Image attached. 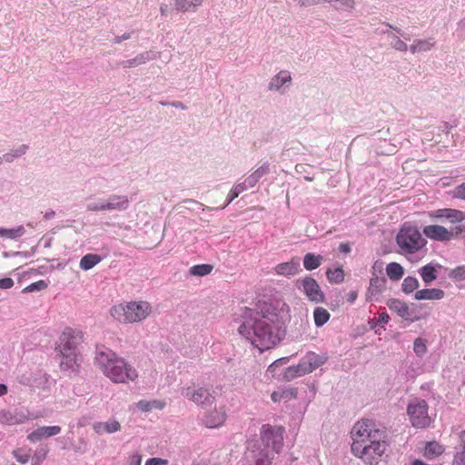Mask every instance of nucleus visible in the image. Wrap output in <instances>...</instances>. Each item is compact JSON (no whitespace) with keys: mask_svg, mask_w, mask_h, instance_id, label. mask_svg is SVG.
Here are the masks:
<instances>
[{"mask_svg":"<svg viewBox=\"0 0 465 465\" xmlns=\"http://www.w3.org/2000/svg\"><path fill=\"white\" fill-rule=\"evenodd\" d=\"M165 406V402L160 400L153 401H140L137 402V407L143 412L150 411L153 409L162 410Z\"/></svg>","mask_w":465,"mask_h":465,"instance_id":"obj_27","label":"nucleus"},{"mask_svg":"<svg viewBox=\"0 0 465 465\" xmlns=\"http://www.w3.org/2000/svg\"><path fill=\"white\" fill-rule=\"evenodd\" d=\"M95 361L104 375L114 383H127L138 377L134 367L109 349L98 351Z\"/></svg>","mask_w":465,"mask_h":465,"instance_id":"obj_3","label":"nucleus"},{"mask_svg":"<svg viewBox=\"0 0 465 465\" xmlns=\"http://www.w3.org/2000/svg\"><path fill=\"white\" fill-rule=\"evenodd\" d=\"M26 150H27V146L22 145L15 151L14 154H12V155L9 153L5 154L4 160L6 162H11L14 157H18V156L23 155L26 152Z\"/></svg>","mask_w":465,"mask_h":465,"instance_id":"obj_45","label":"nucleus"},{"mask_svg":"<svg viewBox=\"0 0 465 465\" xmlns=\"http://www.w3.org/2000/svg\"><path fill=\"white\" fill-rule=\"evenodd\" d=\"M274 452L258 441H251L244 454V465H271Z\"/></svg>","mask_w":465,"mask_h":465,"instance_id":"obj_8","label":"nucleus"},{"mask_svg":"<svg viewBox=\"0 0 465 465\" xmlns=\"http://www.w3.org/2000/svg\"><path fill=\"white\" fill-rule=\"evenodd\" d=\"M213 269L211 264H199L191 267L190 273L195 276H205L211 273Z\"/></svg>","mask_w":465,"mask_h":465,"instance_id":"obj_35","label":"nucleus"},{"mask_svg":"<svg viewBox=\"0 0 465 465\" xmlns=\"http://www.w3.org/2000/svg\"><path fill=\"white\" fill-rule=\"evenodd\" d=\"M444 449L442 445L438 443L437 441L428 442L425 448V456L427 458H433L435 456H439L443 452Z\"/></svg>","mask_w":465,"mask_h":465,"instance_id":"obj_33","label":"nucleus"},{"mask_svg":"<svg viewBox=\"0 0 465 465\" xmlns=\"http://www.w3.org/2000/svg\"><path fill=\"white\" fill-rule=\"evenodd\" d=\"M168 461L161 458H152L146 460L145 465H167Z\"/></svg>","mask_w":465,"mask_h":465,"instance_id":"obj_51","label":"nucleus"},{"mask_svg":"<svg viewBox=\"0 0 465 465\" xmlns=\"http://www.w3.org/2000/svg\"><path fill=\"white\" fill-rule=\"evenodd\" d=\"M333 2H339L343 7L352 9L354 7V0H333Z\"/></svg>","mask_w":465,"mask_h":465,"instance_id":"obj_54","label":"nucleus"},{"mask_svg":"<svg viewBox=\"0 0 465 465\" xmlns=\"http://www.w3.org/2000/svg\"><path fill=\"white\" fill-rule=\"evenodd\" d=\"M450 277L453 280L464 281L465 280V267L459 266V267L453 269L450 273Z\"/></svg>","mask_w":465,"mask_h":465,"instance_id":"obj_43","label":"nucleus"},{"mask_svg":"<svg viewBox=\"0 0 465 465\" xmlns=\"http://www.w3.org/2000/svg\"><path fill=\"white\" fill-rule=\"evenodd\" d=\"M395 43L393 45V47L396 50L406 52L408 49V45L405 42H403L401 39H400L398 36L394 35Z\"/></svg>","mask_w":465,"mask_h":465,"instance_id":"obj_48","label":"nucleus"},{"mask_svg":"<svg viewBox=\"0 0 465 465\" xmlns=\"http://www.w3.org/2000/svg\"><path fill=\"white\" fill-rule=\"evenodd\" d=\"M295 286L307 297V299L315 303H322L325 301V294L322 291L317 281L305 276L296 281Z\"/></svg>","mask_w":465,"mask_h":465,"instance_id":"obj_11","label":"nucleus"},{"mask_svg":"<svg viewBox=\"0 0 465 465\" xmlns=\"http://www.w3.org/2000/svg\"><path fill=\"white\" fill-rule=\"evenodd\" d=\"M0 422L3 424H15L16 420H15V417L8 411H1L0 412Z\"/></svg>","mask_w":465,"mask_h":465,"instance_id":"obj_44","label":"nucleus"},{"mask_svg":"<svg viewBox=\"0 0 465 465\" xmlns=\"http://www.w3.org/2000/svg\"><path fill=\"white\" fill-rule=\"evenodd\" d=\"M129 465H141L142 456L139 454H133L129 457Z\"/></svg>","mask_w":465,"mask_h":465,"instance_id":"obj_53","label":"nucleus"},{"mask_svg":"<svg viewBox=\"0 0 465 465\" xmlns=\"http://www.w3.org/2000/svg\"><path fill=\"white\" fill-rule=\"evenodd\" d=\"M83 341V333L72 328H66L59 338L57 352L75 351L76 347Z\"/></svg>","mask_w":465,"mask_h":465,"instance_id":"obj_12","label":"nucleus"},{"mask_svg":"<svg viewBox=\"0 0 465 465\" xmlns=\"http://www.w3.org/2000/svg\"><path fill=\"white\" fill-rule=\"evenodd\" d=\"M389 309L396 312L399 316L403 319H409L410 311L408 305L398 299H391L387 302Z\"/></svg>","mask_w":465,"mask_h":465,"instance_id":"obj_23","label":"nucleus"},{"mask_svg":"<svg viewBox=\"0 0 465 465\" xmlns=\"http://www.w3.org/2000/svg\"><path fill=\"white\" fill-rule=\"evenodd\" d=\"M283 432L284 429L281 426L264 424L261 429V442L259 443L272 452L279 453L283 446Z\"/></svg>","mask_w":465,"mask_h":465,"instance_id":"obj_6","label":"nucleus"},{"mask_svg":"<svg viewBox=\"0 0 465 465\" xmlns=\"http://www.w3.org/2000/svg\"><path fill=\"white\" fill-rule=\"evenodd\" d=\"M46 288H47V283L45 281L40 280L38 282H33L30 285L26 286L24 289V292H34V291H40V290H44V289H46Z\"/></svg>","mask_w":465,"mask_h":465,"instance_id":"obj_42","label":"nucleus"},{"mask_svg":"<svg viewBox=\"0 0 465 465\" xmlns=\"http://www.w3.org/2000/svg\"><path fill=\"white\" fill-rule=\"evenodd\" d=\"M286 394H287L286 391H282V392L274 391L272 393L271 398H272V401L277 402V401H280L282 398L286 397Z\"/></svg>","mask_w":465,"mask_h":465,"instance_id":"obj_55","label":"nucleus"},{"mask_svg":"<svg viewBox=\"0 0 465 465\" xmlns=\"http://www.w3.org/2000/svg\"><path fill=\"white\" fill-rule=\"evenodd\" d=\"M386 273L391 281H399L404 273L403 267L398 262H391L386 267Z\"/></svg>","mask_w":465,"mask_h":465,"instance_id":"obj_25","label":"nucleus"},{"mask_svg":"<svg viewBox=\"0 0 465 465\" xmlns=\"http://www.w3.org/2000/svg\"><path fill=\"white\" fill-rule=\"evenodd\" d=\"M291 82V73L289 71L282 70L279 72L273 78H272L269 84V89L279 91L285 84Z\"/></svg>","mask_w":465,"mask_h":465,"instance_id":"obj_22","label":"nucleus"},{"mask_svg":"<svg viewBox=\"0 0 465 465\" xmlns=\"http://www.w3.org/2000/svg\"><path fill=\"white\" fill-rule=\"evenodd\" d=\"M203 0H193L190 1L192 4V11H195V9L203 4Z\"/></svg>","mask_w":465,"mask_h":465,"instance_id":"obj_59","label":"nucleus"},{"mask_svg":"<svg viewBox=\"0 0 465 465\" xmlns=\"http://www.w3.org/2000/svg\"><path fill=\"white\" fill-rule=\"evenodd\" d=\"M25 232V227L23 225H19L14 229H5L0 227V237L8 238V239H17L23 236Z\"/></svg>","mask_w":465,"mask_h":465,"instance_id":"obj_31","label":"nucleus"},{"mask_svg":"<svg viewBox=\"0 0 465 465\" xmlns=\"http://www.w3.org/2000/svg\"><path fill=\"white\" fill-rule=\"evenodd\" d=\"M13 456L21 464H25L29 461L31 458L30 450H25L24 449H16L13 450Z\"/></svg>","mask_w":465,"mask_h":465,"instance_id":"obj_37","label":"nucleus"},{"mask_svg":"<svg viewBox=\"0 0 465 465\" xmlns=\"http://www.w3.org/2000/svg\"><path fill=\"white\" fill-rule=\"evenodd\" d=\"M129 205V199L125 195H112L108 201L100 203H90L87 205V210L92 212L101 211H121L127 209Z\"/></svg>","mask_w":465,"mask_h":465,"instance_id":"obj_13","label":"nucleus"},{"mask_svg":"<svg viewBox=\"0 0 465 465\" xmlns=\"http://www.w3.org/2000/svg\"><path fill=\"white\" fill-rule=\"evenodd\" d=\"M396 242L404 255L414 254L425 248L427 240L411 223H404L396 235Z\"/></svg>","mask_w":465,"mask_h":465,"instance_id":"obj_5","label":"nucleus"},{"mask_svg":"<svg viewBox=\"0 0 465 465\" xmlns=\"http://www.w3.org/2000/svg\"><path fill=\"white\" fill-rule=\"evenodd\" d=\"M330 312L322 307H316L313 311V320L317 327L323 326L330 320Z\"/></svg>","mask_w":465,"mask_h":465,"instance_id":"obj_28","label":"nucleus"},{"mask_svg":"<svg viewBox=\"0 0 465 465\" xmlns=\"http://www.w3.org/2000/svg\"><path fill=\"white\" fill-rule=\"evenodd\" d=\"M434 45L431 39L428 40H417L413 45H411L410 50L412 54L419 52H426L430 50Z\"/></svg>","mask_w":465,"mask_h":465,"instance_id":"obj_32","label":"nucleus"},{"mask_svg":"<svg viewBox=\"0 0 465 465\" xmlns=\"http://www.w3.org/2000/svg\"><path fill=\"white\" fill-rule=\"evenodd\" d=\"M420 276L422 278V281L425 283H430L437 279L438 277V271L435 268V266L431 264H427L423 266L420 271Z\"/></svg>","mask_w":465,"mask_h":465,"instance_id":"obj_30","label":"nucleus"},{"mask_svg":"<svg viewBox=\"0 0 465 465\" xmlns=\"http://www.w3.org/2000/svg\"><path fill=\"white\" fill-rule=\"evenodd\" d=\"M414 352L418 356H422L427 351L426 341L422 338H417L413 343Z\"/></svg>","mask_w":465,"mask_h":465,"instance_id":"obj_38","label":"nucleus"},{"mask_svg":"<svg viewBox=\"0 0 465 465\" xmlns=\"http://www.w3.org/2000/svg\"><path fill=\"white\" fill-rule=\"evenodd\" d=\"M48 453V450L45 448H38L33 457L32 465H42V462L45 460Z\"/></svg>","mask_w":465,"mask_h":465,"instance_id":"obj_39","label":"nucleus"},{"mask_svg":"<svg viewBox=\"0 0 465 465\" xmlns=\"http://www.w3.org/2000/svg\"><path fill=\"white\" fill-rule=\"evenodd\" d=\"M385 277H380L376 273L372 272V276L370 280V286L366 292L367 300H371L373 297L381 294L382 291L385 289Z\"/></svg>","mask_w":465,"mask_h":465,"instance_id":"obj_19","label":"nucleus"},{"mask_svg":"<svg viewBox=\"0 0 465 465\" xmlns=\"http://www.w3.org/2000/svg\"><path fill=\"white\" fill-rule=\"evenodd\" d=\"M340 251L344 253H348L351 252V247L348 243H341L340 244Z\"/></svg>","mask_w":465,"mask_h":465,"instance_id":"obj_58","label":"nucleus"},{"mask_svg":"<svg viewBox=\"0 0 465 465\" xmlns=\"http://www.w3.org/2000/svg\"><path fill=\"white\" fill-rule=\"evenodd\" d=\"M357 298V293L352 292L350 293V302H353Z\"/></svg>","mask_w":465,"mask_h":465,"instance_id":"obj_63","label":"nucleus"},{"mask_svg":"<svg viewBox=\"0 0 465 465\" xmlns=\"http://www.w3.org/2000/svg\"><path fill=\"white\" fill-rule=\"evenodd\" d=\"M60 357V368L62 371H74L77 366L76 351L57 352Z\"/></svg>","mask_w":465,"mask_h":465,"instance_id":"obj_20","label":"nucleus"},{"mask_svg":"<svg viewBox=\"0 0 465 465\" xmlns=\"http://www.w3.org/2000/svg\"><path fill=\"white\" fill-rule=\"evenodd\" d=\"M326 358L316 354L315 352H308L301 359L299 363L289 369V375L292 378L301 377L312 372L314 370L324 364Z\"/></svg>","mask_w":465,"mask_h":465,"instance_id":"obj_10","label":"nucleus"},{"mask_svg":"<svg viewBox=\"0 0 465 465\" xmlns=\"http://www.w3.org/2000/svg\"><path fill=\"white\" fill-rule=\"evenodd\" d=\"M174 7L177 12L192 11V4L188 0H174Z\"/></svg>","mask_w":465,"mask_h":465,"instance_id":"obj_41","label":"nucleus"},{"mask_svg":"<svg viewBox=\"0 0 465 465\" xmlns=\"http://www.w3.org/2000/svg\"><path fill=\"white\" fill-rule=\"evenodd\" d=\"M372 270L374 273H376V272H378L379 273H382V262H379V261H376L372 266Z\"/></svg>","mask_w":465,"mask_h":465,"instance_id":"obj_57","label":"nucleus"},{"mask_svg":"<svg viewBox=\"0 0 465 465\" xmlns=\"http://www.w3.org/2000/svg\"><path fill=\"white\" fill-rule=\"evenodd\" d=\"M269 172V166L267 164L261 166L259 169H257L252 174V177L254 180L260 179L262 175L267 173Z\"/></svg>","mask_w":465,"mask_h":465,"instance_id":"obj_47","label":"nucleus"},{"mask_svg":"<svg viewBox=\"0 0 465 465\" xmlns=\"http://www.w3.org/2000/svg\"><path fill=\"white\" fill-rule=\"evenodd\" d=\"M128 63L130 66L133 64H139L143 63V59L142 57H136L134 60L128 61Z\"/></svg>","mask_w":465,"mask_h":465,"instance_id":"obj_60","label":"nucleus"},{"mask_svg":"<svg viewBox=\"0 0 465 465\" xmlns=\"http://www.w3.org/2000/svg\"><path fill=\"white\" fill-rule=\"evenodd\" d=\"M152 312L149 302H129L114 305L110 310L111 316L121 323H136L145 320Z\"/></svg>","mask_w":465,"mask_h":465,"instance_id":"obj_4","label":"nucleus"},{"mask_svg":"<svg viewBox=\"0 0 465 465\" xmlns=\"http://www.w3.org/2000/svg\"><path fill=\"white\" fill-rule=\"evenodd\" d=\"M460 440L463 444V448L465 449V430L460 434Z\"/></svg>","mask_w":465,"mask_h":465,"instance_id":"obj_64","label":"nucleus"},{"mask_svg":"<svg viewBox=\"0 0 465 465\" xmlns=\"http://www.w3.org/2000/svg\"><path fill=\"white\" fill-rule=\"evenodd\" d=\"M182 394L189 401L194 402L197 405H211L213 403L215 398L209 391L208 389L194 386H190L183 389Z\"/></svg>","mask_w":465,"mask_h":465,"instance_id":"obj_14","label":"nucleus"},{"mask_svg":"<svg viewBox=\"0 0 465 465\" xmlns=\"http://www.w3.org/2000/svg\"><path fill=\"white\" fill-rule=\"evenodd\" d=\"M465 232V225H457L450 230L440 224H430L423 227V234L436 242H450L458 238Z\"/></svg>","mask_w":465,"mask_h":465,"instance_id":"obj_9","label":"nucleus"},{"mask_svg":"<svg viewBox=\"0 0 465 465\" xmlns=\"http://www.w3.org/2000/svg\"><path fill=\"white\" fill-rule=\"evenodd\" d=\"M322 261V257L321 255L309 252L303 258V266L307 271H312L321 265Z\"/></svg>","mask_w":465,"mask_h":465,"instance_id":"obj_29","label":"nucleus"},{"mask_svg":"<svg viewBox=\"0 0 465 465\" xmlns=\"http://www.w3.org/2000/svg\"><path fill=\"white\" fill-rule=\"evenodd\" d=\"M419 287V282L415 277L408 276L403 280L401 288L403 292L411 293Z\"/></svg>","mask_w":465,"mask_h":465,"instance_id":"obj_36","label":"nucleus"},{"mask_svg":"<svg viewBox=\"0 0 465 465\" xmlns=\"http://www.w3.org/2000/svg\"><path fill=\"white\" fill-rule=\"evenodd\" d=\"M301 271L300 260L297 257L292 258L289 262H282L274 267V272L278 275L292 277L298 274Z\"/></svg>","mask_w":465,"mask_h":465,"instance_id":"obj_17","label":"nucleus"},{"mask_svg":"<svg viewBox=\"0 0 465 465\" xmlns=\"http://www.w3.org/2000/svg\"><path fill=\"white\" fill-rule=\"evenodd\" d=\"M7 393V387L5 384L0 383V396Z\"/></svg>","mask_w":465,"mask_h":465,"instance_id":"obj_61","label":"nucleus"},{"mask_svg":"<svg viewBox=\"0 0 465 465\" xmlns=\"http://www.w3.org/2000/svg\"><path fill=\"white\" fill-rule=\"evenodd\" d=\"M244 189H245V186L243 184H237L236 186H234L229 192L228 201H227L225 206L228 205L230 203H232L235 198H237L239 196V194L244 191Z\"/></svg>","mask_w":465,"mask_h":465,"instance_id":"obj_40","label":"nucleus"},{"mask_svg":"<svg viewBox=\"0 0 465 465\" xmlns=\"http://www.w3.org/2000/svg\"><path fill=\"white\" fill-rule=\"evenodd\" d=\"M60 426H43L39 427L27 435V440L33 443L42 440L43 439L55 436L61 432Z\"/></svg>","mask_w":465,"mask_h":465,"instance_id":"obj_16","label":"nucleus"},{"mask_svg":"<svg viewBox=\"0 0 465 465\" xmlns=\"http://www.w3.org/2000/svg\"><path fill=\"white\" fill-rule=\"evenodd\" d=\"M160 12L162 14V15H167V5H161L160 7Z\"/></svg>","mask_w":465,"mask_h":465,"instance_id":"obj_62","label":"nucleus"},{"mask_svg":"<svg viewBox=\"0 0 465 465\" xmlns=\"http://www.w3.org/2000/svg\"><path fill=\"white\" fill-rule=\"evenodd\" d=\"M226 420V411L224 407L215 409L205 415L203 423L207 428H218L222 426Z\"/></svg>","mask_w":465,"mask_h":465,"instance_id":"obj_18","label":"nucleus"},{"mask_svg":"<svg viewBox=\"0 0 465 465\" xmlns=\"http://www.w3.org/2000/svg\"><path fill=\"white\" fill-rule=\"evenodd\" d=\"M452 465H465V449L456 453L453 459Z\"/></svg>","mask_w":465,"mask_h":465,"instance_id":"obj_46","label":"nucleus"},{"mask_svg":"<svg viewBox=\"0 0 465 465\" xmlns=\"http://www.w3.org/2000/svg\"><path fill=\"white\" fill-rule=\"evenodd\" d=\"M444 292L441 289H422L415 293L416 300H440L444 297Z\"/></svg>","mask_w":465,"mask_h":465,"instance_id":"obj_24","label":"nucleus"},{"mask_svg":"<svg viewBox=\"0 0 465 465\" xmlns=\"http://www.w3.org/2000/svg\"><path fill=\"white\" fill-rule=\"evenodd\" d=\"M428 216L432 220L444 218L451 223H461L465 220L464 212L451 208H443L429 212Z\"/></svg>","mask_w":465,"mask_h":465,"instance_id":"obj_15","label":"nucleus"},{"mask_svg":"<svg viewBox=\"0 0 465 465\" xmlns=\"http://www.w3.org/2000/svg\"><path fill=\"white\" fill-rule=\"evenodd\" d=\"M121 428L120 422L114 420L104 422L98 421L93 425V429L97 434L114 433L121 430Z\"/></svg>","mask_w":465,"mask_h":465,"instance_id":"obj_21","label":"nucleus"},{"mask_svg":"<svg viewBox=\"0 0 465 465\" xmlns=\"http://www.w3.org/2000/svg\"><path fill=\"white\" fill-rule=\"evenodd\" d=\"M453 193L455 197L465 200V183L457 186Z\"/></svg>","mask_w":465,"mask_h":465,"instance_id":"obj_50","label":"nucleus"},{"mask_svg":"<svg viewBox=\"0 0 465 465\" xmlns=\"http://www.w3.org/2000/svg\"><path fill=\"white\" fill-rule=\"evenodd\" d=\"M276 305L278 312L274 314L275 319L245 308L246 320L239 327V332L262 351L272 348L280 341L279 323L290 311L282 301H277Z\"/></svg>","mask_w":465,"mask_h":465,"instance_id":"obj_1","label":"nucleus"},{"mask_svg":"<svg viewBox=\"0 0 465 465\" xmlns=\"http://www.w3.org/2000/svg\"><path fill=\"white\" fill-rule=\"evenodd\" d=\"M429 405L425 400L415 399L407 407V414L413 427L427 428L431 423L429 413Z\"/></svg>","mask_w":465,"mask_h":465,"instance_id":"obj_7","label":"nucleus"},{"mask_svg":"<svg viewBox=\"0 0 465 465\" xmlns=\"http://www.w3.org/2000/svg\"><path fill=\"white\" fill-rule=\"evenodd\" d=\"M326 276L329 282L332 283H340L344 280V273L341 268L328 269Z\"/></svg>","mask_w":465,"mask_h":465,"instance_id":"obj_34","label":"nucleus"},{"mask_svg":"<svg viewBox=\"0 0 465 465\" xmlns=\"http://www.w3.org/2000/svg\"><path fill=\"white\" fill-rule=\"evenodd\" d=\"M351 453L365 464H379L388 449L386 432L380 430L372 420L357 421L351 431Z\"/></svg>","mask_w":465,"mask_h":465,"instance_id":"obj_2","label":"nucleus"},{"mask_svg":"<svg viewBox=\"0 0 465 465\" xmlns=\"http://www.w3.org/2000/svg\"><path fill=\"white\" fill-rule=\"evenodd\" d=\"M333 0H300V5L302 6H310L315 5L322 3H332Z\"/></svg>","mask_w":465,"mask_h":465,"instance_id":"obj_49","label":"nucleus"},{"mask_svg":"<svg viewBox=\"0 0 465 465\" xmlns=\"http://www.w3.org/2000/svg\"><path fill=\"white\" fill-rule=\"evenodd\" d=\"M14 286V281L11 278H4L0 280L1 289H10Z\"/></svg>","mask_w":465,"mask_h":465,"instance_id":"obj_52","label":"nucleus"},{"mask_svg":"<svg viewBox=\"0 0 465 465\" xmlns=\"http://www.w3.org/2000/svg\"><path fill=\"white\" fill-rule=\"evenodd\" d=\"M102 261V258L98 254L88 253L82 257L80 261V268L84 271L92 269L94 266L98 264Z\"/></svg>","mask_w":465,"mask_h":465,"instance_id":"obj_26","label":"nucleus"},{"mask_svg":"<svg viewBox=\"0 0 465 465\" xmlns=\"http://www.w3.org/2000/svg\"><path fill=\"white\" fill-rule=\"evenodd\" d=\"M389 319H390V316H389V314L387 312H381L379 315L378 322L381 324H385V323H387L389 322Z\"/></svg>","mask_w":465,"mask_h":465,"instance_id":"obj_56","label":"nucleus"}]
</instances>
